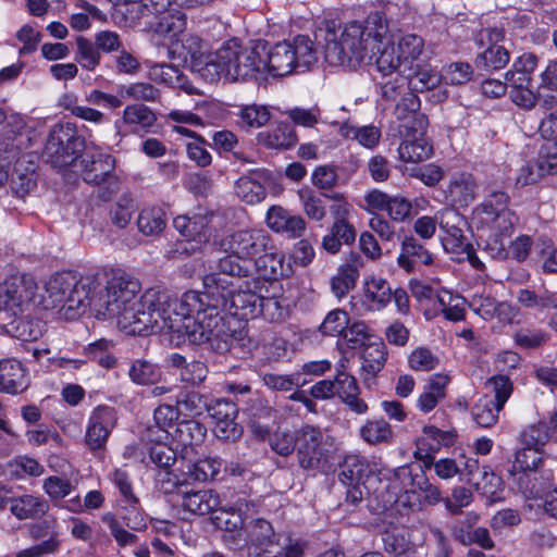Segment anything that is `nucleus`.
Wrapping results in <instances>:
<instances>
[{"label": "nucleus", "mask_w": 557, "mask_h": 557, "mask_svg": "<svg viewBox=\"0 0 557 557\" xmlns=\"http://www.w3.org/2000/svg\"><path fill=\"white\" fill-rule=\"evenodd\" d=\"M224 298H216L210 292H185L163 306L154 333H173L177 339L186 338L194 345H207L218 354L227 352L233 344V335L222 314Z\"/></svg>", "instance_id": "obj_1"}, {"label": "nucleus", "mask_w": 557, "mask_h": 557, "mask_svg": "<svg viewBox=\"0 0 557 557\" xmlns=\"http://www.w3.org/2000/svg\"><path fill=\"white\" fill-rule=\"evenodd\" d=\"M101 281L100 300H96V315L116 319L117 326L129 335L154 333L168 293L156 288L147 289L139 299V281L122 271H112Z\"/></svg>", "instance_id": "obj_2"}, {"label": "nucleus", "mask_w": 557, "mask_h": 557, "mask_svg": "<svg viewBox=\"0 0 557 557\" xmlns=\"http://www.w3.org/2000/svg\"><path fill=\"white\" fill-rule=\"evenodd\" d=\"M387 32L384 12L374 11L363 21L344 25L326 21L319 27L317 37L324 42V58L330 65L356 67L376 59Z\"/></svg>", "instance_id": "obj_3"}, {"label": "nucleus", "mask_w": 557, "mask_h": 557, "mask_svg": "<svg viewBox=\"0 0 557 557\" xmlns=\"http://www.w3.org/2000/svg\"><path fill=\"white\" fill-rule=\"evenodd\" d=\"M259 41L244 46L237 39L224 42L213 52L214 63L205 67L203 78L211 83L221 78L227 82L256 78L263 66Z\"/></svg>", "instance_id": "obj_4"}, {"label": "nucleus", "mask_w": 557, "mask_h": 557, "mask_svg": "<svg viewBox=\"0 0 557 557\" xmlns=\"http://www.w3.org/2000/svg\"><path fill=\"white\" fill-rule=\"evenodd\" d=\"M508 194L496 190L488 194L473 211L481 224L491 227V234L484 240L483 250L496 260L509 258L505 237L512 233L518 222L516 213L508 208Z\"/></svg>", "instance_id": "obj_5"}, {"label": "nucleus", "mask_w": 557, "mask_h": 557, "mask_svg": "<svg viewBox=\"0 0 557 557\" xmlns=\"http://www.w3.org/2000/svg\"><path fill=\"white\" fill-rule=\"evenodd\" d=\"M259 50H262L263 63L260 75L283 77L298 69L308 70L318 61L313 41L304 35L295 37L293 41L277 42L269 49L265 41H259Z\"/></svg>", "instance_id": "obj_6"}, {"label": "nucleus", "mask_w": 557, "mask_h": 557, "mask_svg": "<svg viewBox=\"0 0 557 557\" xmlns=\"http://www.w3.org/2000/svg\"><path fill=\"white\" fill-rule=\"evenodd\" d=\"M337 443L330 433L313 425L298 430V465L306 471L326 474L337 462Z\"/></svg>", "instance_id": "obj_7"}, {"label": "nucleus", "mask_w": 557, "mask_h": 557, "mask_svg": "<svg viewBox=\"0 0 557 557\" xmlns=\"http://www.w3.org/2000/svg\"><path fill=\"white\" fill-rule=\"evenodd\" d=\"M185 8L178 0H141L136 4V17L148 30L176 36L186 26Z\"/></svg>", "instance_id": "obj_8"}, {"label": "nucleus", "mask_w": 557, "mask_h": 557, "mask_svg": "<svg viewBox=\"0 0 557 557\" xmlns=\"http://www.w3.org/2000/svg\"><path fill=\"white\" fill-rule=\"evenodd\" d=\"M248 539L260 552L255 557H302L304 544L285 534H276L272 524L257 519L250 527Z\"/></svg>", "instance_id": "obj_9"}, {"label": "nucleus", "mask_w": 557, "mask_h": 557, "mask_svg": "<svg viewBox=\"0 0 557 557\" xmlns=\"http://www.w3.org/2000/svg\"><path fill=\"white\" fill-rule=\"evenodd\" d=\"M423 39L414 34H408L400 38L397 48L385 45L375 59L376 70L383 77L406 73L413 66L423 51Z\"/></svg>", "instance_id": "obj_10"}, {"label": "nucleus", "mask_w": 557, "mask_h": 557, "mask_svg": "<svg viewBox=\"0 0 557 557\" xmlns=\"http://www.w3.org/2000/svg\"><path fill=\"white\" fill-rule=\"evenodd\" d=\"M486 387L493 395L485 394L472 407V417L482 428H491L498 421L499 412L512 393V383L505 375H497L486 381Z\"/></svg>", "instance_id": "obj_11"}, {"label": "nucleus", "mask_w": 557, "mask_h": 557, "mask_svg": "<svg viewBox=\"0 0 557 557\" xmlns=\"http://www.w3.org/2000/svg\"><path fill=\"white\" fill-rule=\"evenodd\" d=\"M537 66V58L533 53H523L505 75L509 96L513 103L522 109H532L537 96L531 89V75Z\"/></svg>", "instance_id": "obj_12"}, {"label": "nucleus", "mask_w": 557, "mask_h": 557, "mask_svg": "<svg viewBox=\"0 0 557 557\" xmlns=\"http://www.w3.org/2000/svg\"><path fill=\"white\" fill-rule=\"evenodd\" d=\"M270 235L262 228H247L225 235L219 243L220 248L226 253H234L237 259L251 261L269 250Z\"/></svg>", "instance_id": "obj_13"}, {"label": "nucleus", "mask_w": 557, "mask_h": 557, "mask_svg": "<svg viewBox=\"0 0 557 557\" xmlns=\"http://www.w3.org/2000/svg\"><path fill=\"white\" fill-rule=\"evenodd\" d=\"M443 81V72L440 74L433 69L410 67L406 73L396 75L392 81L382 83V97L387 100H394L398 90L406 85L414 91L422 92L431 90L438 86Z\"/></svg>", "instance_id": "obj_14"}, {"label": "nucleus", "mask_w": 557, "mask_h": 557, "mask_svg": "<svg viewBox=\"0 0 557 557\" xmlns=\"http://www.w3.org/2000/svg\"><path fill=\"white\" fill-rule=\"evenodd\" d=\"M218 271L203 276L205 292L216 293L235 287L242 278L250 275V267L247 261L237 259L234 253L221 258L216 267Z\"/></svg>", "instance_id": "obj_15"}, {"label": "nucleus", "mask_w": 557, "mask_h": 557, "mask_svg": "<svg viewBox=\"0 0 557 557\" xmlns=\"http://www.w3.org/2000/svg\"><path fill=\"white\" fill-rule=\"evenodd\" d=\"M117 423L115 408L100 405L97 406L88 418L85 433V445L92 454L103 451L111 432Z\"/></svg>", "instance_id": "obj_16"}, {"label": "nucleus", "mask_w": 557, "mask_h": 557, "mask_svg": "<svg viewBox=\"0 0 557 557\" xmlns=\"http://www.w3.org/2000/svg\"><path fill=\"white\" fill-rule=\"evenodd\" d=\"M101 278L98 275H75V286L71 288L64 305V312L69 319L84 313L87 309L96 313V300H100Z\"/></svg>", "instance_id": "obj_17"}, {"label": "nucleus", "mask_w": 557, "mask_h": 557, "mask_svg": "<svg viewBox=\"0 0 557 557\" xmlns=\"http://www.w3.org/2000/svg\"><path fill=\"white\" fill-rule=\"evenodd\" d=\"M36 283L30 277L10 275L0 283V311L22 308L34 300Z\"/></svg>", "instance_id": "obj_18"}, {"label": "nucleus", "mask_w": 557, "mask_h": 557, "mask_svg": "<svg viewBox=\"0 0 557 557\" xmlns=\"http://www.w3.org/2000/svg\"><path fill=\"white\" fill-rule=\"evenodd\" d=\"M245 285L246 289L242 284H236L235 287H228V290L218 293L215 297L225 299L222 311L227 309L233 315L247 320L258 317L260 295L250 289L248 282Z\"/></svg>", "instance_id": "obj_19"}, {"label": "nucleus", "mask_w": 557, "mask_h": 557, "mask_svg": "<svg viewBox=\"0 0 557 557\" xmlns=\"http://www.w3.org/2000/svg\"><path fill=\"white\" fill-rule=\"evenodd\" d=\"M207 411L215 420L214 433L222 440H235L242 434V426L235 421L237 406L225 398H219L208 404Z\"/></svg>", "instance_id": "obj_20"}, {"label": "nucleus", "mask_w": 557, "mask_h": 557, "mask_svg": "<svg viewBox=\"0 0 557 557\" xmlns=\"http://www.w3.org/2000/svg\"><path fill=\"white\" fill-rule=\"evenodd\" d=\"M77 166L85 183L99 186L113 178L115 159L108 153H86L77 162Z\"/></svg>", "instance_id": "obj_21"}, {"label": "nucleus", "mask_w": 557, "mask_h": 557, "mask_svg": "<svg viewBox=\"0 0 557 557\" xmlns=\"http://www.w3.org/2000/svg\"><path fill=\"white\" fill-rule=\"evenodd\" d=\"M83 141L79 138H69L63 143L57 132H52L45 147V154L57 169H66L69 166L77 168V147H82Z\"/></svg>", "instance_id": "obj_22"}, {"label": "nucleus", "mask_w": 557, "mask_h": 557, "mask_svg": "<svg viewBox=\"0 0 557 557\" xmlns=\"http://www.w3.org/2000/svg\"><path fill=\"white\" fill-rule=\"evenodd\" d=\"M212 212H199L194 215H180L173 221L174 227L189 242H195L199 246L207 244L212 235L210 223Z\"/></svg>", "instance_id": "obj_23"}, {"label": "nucleus", "mask_w": 557, "mask_h": 557, "mask_svg": "<svg viewBox=\"0 0 557 557\" xmlns=\"http://www.w3.org/2000/svg\"><path fill=\"white\" fill-rule=\"evenodd\" d=\"M516 483L525 497H542L554 486V473L553 470L544 463L531 472L519 474L516 478Z\"/></svg>", "instance_id": "obj_24"}, {"label": "nucleus", "mask_w": 557, "mask_h": 557, "mask_svg": "<svg viewBox=\"0 0 557 557\" xmlns=\"http://www.w3.org/2000/svg\"><path fill=\"white\" fill-rule=\"evenodd\" d=\"M387 360L386 346L382 342L367 345L361 354L360 376L363 385L372 389L376 385V376Z\"/></svg>", "instance_id": "obj_25"}, {"label": "nucleus", "mask_w": 557, "mask_h": 557, "mask_svg": "<svg viewBox=\"0 0 557 557\" xmlns=\"http://www.w3.org/2000/svg\"><path fill=\"white\" fill-rule=\"evenodd\" d=\"M269 175L264 170H252L235 182L237 197L248 205H256L267 197L265 182Z\"/></svg>", "instance_id": "obj_26"}, {"label": "nucleus", "mask_w": 557, "mask_h": 557, "mask_svg": "<svg viewBox=\"0 0 557 557\" xmlns=\"http://www.w3.org/2000/svg\"><path fill=\"white\" fill-rule=\"evenodd\" d=\"M445 199L454 207H468L478 195V185L471 174L454 176L444 189Z\"/></svg>", "instance_id": "obj_27"}, {"label": "nucleus", "mask_w": 557, "mask_h": 557, "mask_svg": "<svg viewBox=\"0 0 557 557\" xmlns=\"http://www.w3.org/2000/svg\"><path fill=\"white\" fill-rule=\"evenodd\" d=\"M28 376L22 362L16 359L0 361V392L20 394L28 387Z\"/></svg>", "instance_id": "obj_28"}, {"label": "nucleus", "mask_w": 557, "mask_h": 557, "mask_svg": "<svg viewBox=\"0 0 557 557\" xmlns=\"http://www.w3.org/2000/svg\"><path fill=\"white\" fill-rule=\"evenodd\" d=\"M148 77L152 82L180 88L187 94H197L187 76L176 66L166 63H154L148 69Z\"/></svg>", "instance_id": "obj_29"}, {"label": "nucleus", "mask_w": 557, "mask_h": 557, "mask_svg": "<svg viewBox=\"0 0 557 557\" xmlns=\"http://www.w3.org/2000/svg\"><path fill=\"white\" fill-rule=\"evenodd\" d=\"M393 288L383 277L371 276L363 284V304L371 311L384 309L392 300Z\"/></svg>", "instance_id": "obj_30"}, {"label": "nucleus", "mask_w": 557, "mask_h": 557, "mask_svg": "<svg viewBox=\"0 0 557 557\" xmlns=\"http://www.w3.org/2000/svg\"><path fill=\"white\" fill-rule=\"evenodd\" d=\"M220 506V496L213 490L185 492L182 495V507L194 515H210L215 512Z\"/></svg>", "instance_id": "obj_31"}, {"label": "nucleus", "mask_w": 557, "mask_h": 557, "mask_svg": "<svg viewBox=\"0 0 557 557\" xmlns=\"http://www.w3.org/2000/svg\"><path fill=\"white\" fill-rule=\"evenodd\" d=\"M13 516L17 519H36L44 516L49 506L42 497L24 494L17 497H11L8 494L7 505Z\"/></svg>", "instance_id": "obj_32"}, {"label": "nucleus", "mask_w": 557, "mask_h": 557, "mask_svg": "<svg viewBox=\"0 0 557 557\" xmlns=\"http://www.w3.org/2000/svg\"><path fill=\"white\" fill-rule=\"evenodd\" d=\"M397 263L407 272H411L417 264H432L433 256L414 237L410 236L401 243V251L397 258Z\"/></svg>", "instance_id": "obj_33"}, {"label": "nucleus", "mask_w": 557, "mask_h": 557, "mask_svg": "<svg viewBox=\"0 0 557 557\" xmlns=\"http://www.w3.org/2000/svg\"><path fill=\"white\" fill-rule=\"evenodd\" d=\"M285 256L275 252H262L255 258V267L260 277L265 281H277L292 272L289 264L284 262Z\"/></svg>", "instance_id": "obj_34"}, {"label": "nucleus", "mask_w": 557, "mask_h": 557, "mask_svg": "<svg viewBox=\"0 0 557 557\" xmlns=\"http://www.w3.org/2000/svg\"><path fill=\"white\" fill-rule=\"evenodd\" d=\"M46 331V323L30 315L13 319L7 324V333L23 342H33L40 338Z\"/></svg>", "instance_id": "obj_35"}, {"label": "nucleus", "mask_w": 557, "mask_h": 557, "mask_svg": "<svg viewBox=\"0 0 557 557\" xmlns=\"http://www.w3.org/2000/svg\"><path fill=\"white\" fill-rule=\"evenodd\" d=\"M222 461L215 457H205L197 461L186 463L182 468L184 482H207L213 480L221 471Z\"/></svg>", "instance_id": "obj_36"}, {"label": "nucleus", "mask_w": 557, "mask_h": 557, "mask_svg": "<svg viewBox=\"0 0 557 557\" xmlns=\"http://www.w3.org/2000/svg\"><path fill=\"white\" fill-rule=\"evenodd\" d=\"M448 376L442 374L432 375L423 392L417 399V407L420 411L428 413L445 397V389L448 384Z\"/></svg>", "instance_id": "obj_37"}, {"label": "nucleus", "mask_w": 557, "mask_h": 557, "mask_svg": "<svg viewBox=\"0 0 557 557\" xmlns=\"http://www.w3.org/2000/svg\"><path fill=\"white\" fill-rule=\"evenodd\" d=\"M75 286V274L72 272H61L52 275L46 284V293L52 307L64 305L71 293V288Z\"/></svg>", "instance_id": "obj_38"}, {"label": "nucleus", "mask_w": 557, "mask_h": 557, "mask_svg": "<svg viewBox=\"0 0 557 557\" xmlns=\"http://www.w3.org/2000/svg\"><path fill=\"white\" fill-rule=\"evenodd\" d=\"M359 436L369 445L391 444L394 432L391 424L383 418L368 419L359 429Z\"/></svg>", "instance_id": "obj_39"}, {"label": "nucleus", "mask_w": 557, "mask_h": 557, "mask_svg": "<svg viewBox=\"0 0 557 557\" xmlns=\"http://www.w3.org/2000/svg\"><path fill=\"white\" fill-rule=\"evenodd\" d=\"M399 159L407 163H419L430 159L433 154V146L422 136L409 138L400 143L398 147Z\"/></svg>", "instance_id": "obj_40"}, {"label": "nucleus", "mask_w": 557, "mask_h": 557, "mask_svg": "<svg viewBox=\"0 0 557 557\" xmlns=\"http://www.w3.org/2000/svg\"><path fill=\"white\" fill-rule=\"evenodd\" d=\"M259 141L268 148L288 149L297 143V136L290 124L280 123L271 132L260 133Z\"/></svg>", "instance_id": "obj_41"}, {"label": "nucleus", "mask_w": 557, "mask_h": 557, "mask_svg": "<svg viewBox=\"0 0 557 557\" xmlns=\"http://www.w3.org/2000/svg\"><path fill=\"white\" fill-rule=\"evenodd\" d=\"M516 298L527 309L557 310V294L549 290L537 294L532 289L521 288Z\"/></svg>", "instance_id": "obj_42"}, {"label": "nucleus", "mask_w": 557, "mask_h": 557, "mask_svg": "<svg viewBox=\"0 0 557 557\" xmlns=\"http://www.w3.org/2000/svg\"><path fill=\"white\" fill-rule=\"evenodd\" d=\"M165 225V211L160 207L145 208L138 215L137 226L144 235H158L164 230Z\"/></svg>", "instance_id": "obj_43"}, {"label": "nucleus", "mask_w": 557, "mask_h": 557, "mask_svg": "<svg viewBox=\"0 0 557 557\" xmlns=\"http://www.w3.org/2000/svg\"><path fill=\"white\" fill-rule=\"evenodd\" d=\"M206 428L197 420H183L175 425L171 435L183 446L200 444L206 436Z\"/></svg>", "instance_id": "obj_44"}, {"label": "nucleus", "mask_w": 557, "mask_h": 557, "mask_svg": "<svg viewBox=\"0 0 557 557\" xmlns=\"http://www.w3.org/2000/svg\"><path fill=\"white\" fill-rule=\"evenodd\" d=\"M119 94L124 98L134 101L157 102L161 98L160 90L148 82H134L119 87Z\"/></svg>", "instance_id": "obj_45"}, {"label": "nucleus", "mask_w": 557, "mask_h": 557, "mask_svg": "<svg viewBox=\"0 0 557 557\" xmlns=\"http://www.w3.org/2000/svg\"><path fill=\"white\" fill-rule=\"evenodd\" d=\"M341 133L344 137L354 139L367 149H374L381 139V131L374 125H366L361 127L344 124L341 126Z\"/></svg>", "instance_id": "obj_46"}, {"label": "nucleus", "mask_w": 557, "mask_h": 557, "mask_svg": "<svg viewBox=\"0 0 557 557\" xmlns=\"http://www.w3.org/2000/svg\"><path fill=\"white\" fill-rule=\"evenodd\" d=\"M185 48L191 59L193 67L203 77L205 67L214 63L213 53L208 52V45L198 36H189L185 41Z\"/></svg>", "instance_id": "obj_47"}, {"label": "nucleus", "mask_w": 557, "mask_h": 557, "mask_svg": "<svg viewBox=\"0 0 557 557\" xmlns=\"http://www.w3.org/2000/svg\"><path fill=\"white\" fill-rule=\"evenodd\" d=\"M157 121L153 111L145 104L134 103L123 110L122 122L141 129L150 128Z\"/></svg>", "instance_id": "obj_48"}, {"label": "nucleus", "mask_w": 557, "mask_h": 557, "mask_svg": "<svg viewBox=\"0 0 557 557\" xmlns=\"http://www.w3.org/2000/svg\"><path fill=\"white\" fill-rule=\"evenodd\" d=\"M454 435L436 426H424L423 435L418 440L419 450H426V454L436 453L442 446H448L453 443Z\"/></svg>", "instance_id": "obj_49"}, {"label": "nucleus", "mask_w": 557, "mask_h": 557, "mask_svg": "<svg viewBox=\"0 0 557 557\" xmlns=\"http://www.w3.org/2000/svg\"><path fill=\"white\" fill-rule=\"evenodd\" d=\"M544 463L541 450L525 445L516 453L511 472L517 478L519 474L531 472Z\"/></svg>", "instance_id": "obj_50"}, {"label": "nucleus", "mask_w": 557, "mask_h": 557, "mask_svg": "<svg viewBox=\"0 0 557 557\" xmlns=\"http://www.w3.org/2000/svg\"><path fill=\"white\" fill-rule=\"evenodd\" d=\"M437 302L447 320L454 322L463 320L466 313V299L463 297L443 290L437 295Z\"/></svg>", "instance_id": "obj_51"}, {"label": "nucleus", "mask_w": 557, "mask_h": 557, "mask_svg": "<svg viewBox=\"0 0 557 557\" xmlns=\"http://www.w3.org/2000/svg\"><path fill=\"white\" fill-rule=\"evenodd\" d=\"M175 404L181 413L191 417L200 416L208 408L205 396L196 391L180 392L175 396Z\"/></svg>", "instance_id": "obj_52"}, {"label": "nucleus", "mask_w": 557, "mask_h": 557, "mask_svg": "<svg viewBox=\"0 0 557 557\" xmlns=\"http://www.w3.org/2000/svg\"><path fill=\"white\" fill-rule=\"evenodd\" d=\"M521 437L522 442L527 446H531L539 450H541L547 443L556 441L548 422L545 421H541L525 428Z\"/></svg>", "instance_id": "obj_53"}, {"label": "nucleus", "mask_w": 557, "mask_h": 557, "mask_svg": "<svg viewBox=\"0 0 557 557\" xmlns=\"http://www.w3.org/2000/svg\"><path fill=\"white\" fill-rule=\"evenodd\" d=\"M475 62L479 67L498 70L509 62V53L503 46L492 44L478 54Z\"/></svg>", "instance_id": "obj_54"}, {"label": "nucleus", "mask_w": 557, "mask_h": 557, "mask_svg": "<svg viewBox=\"0 0 557 557\" xmlns=\"http://www.w3.org/2000/svg\"><path fill=\"white\" fill-rule=\"evenodd\" d=\"M358 276L357 268L350 264L341 267L338 273L331 280V289L334 295L338 298L344 297L355 287Z\"/></svg>", "instance_id": "obj_55"}, {"label": "nucleus", "mask_w": 557, "mask_h": 557, "mask_svg": "<svg viewBox=\"0 0 557 557\" xmlns=\"http://www.w3.org/2000/svg\"><path fill=\"white\" fill-rule=\"evenodd\" d=\"M77 53L76 61L82 67L88 71H95L100 63V51L89 39L79 36L76 38Z\"/></svg>", "instance_id": "obj_56"}, {"label": "nucleus", "mask_w": 557, "mask_h": 557, "mask_svg": "<svg viewBox=\"0 0 557 557\" xmlns=\"http://www.w3.org/2000/svg\"><path fill=\"white\" fill-rule=\"evenodd\" d=\"M388 480L394 482V487L405 493H416L417 486H420L422 475H413L409 466H401L388 471Z\"/></svg>", "instance_id": "obj_57"}, {"label": "nucleus", "mask_w": 557, "mask_h": 557, "mask_svg": "<svg viewBox=\"0 0 557 557\" xmlns=\"http://www.w3.org/2000/svg\"><path fill=\"white\" fill-rule=\"evenodd\" d=\"M301 373L278 374L273 372H262L260 374L263 384L271 391L288 392L295 386H299Z\"/></svg>", "instance_id": "obj_58"}, {"label": "nucleus", "mask_w": 557, "mask_h": 557, "mask_svg": "<svg viewBox=\"0 0 557 557\" xmlns=\"http://www.w3.org/2000/svg\"><path fill=\"white\" fill-rule=\"evenodd\" d=\"M299 199L305 214L313 221L320 222L326 216V206L323 196L315 195L311 190H300Z\"/></svg>", "instance_id": "obj_59"}, {"label": "nucleus", "mask_w": 557, "mask_h": 557, "mask_svg": "<svg viewBox=\"0 0 557 557\" xmlns=\"http://www.w3.org/2000/svg\"><path fill=\"white\" fill-rule=\"evenodd\" d=\"M367 468V461L359 455H348L341 466V480L347 484L354 485L361 478Z\"/></svg>", "instance_id": "obj_60"}, {"label": "nucleus", "mask_w": 557, "mask_h": 557, "mask_svg": "<svg viewBox=\"0 0 557 557\" xmlns=\"http://www.w3.org/2000/svg\"><path fill=\"white\" fill-rule=\"evenodd\" d=\"M396 124L397 133L400 137L410 138L423 136L426 132L429 120L425 114L417 112L406 121L394 122Z\"/></svg>", "instance_id": "obj_61"}, {"label": "nucleus", "mask_w": 557, "mask_h": 557, "mask_svg": "<svg viewBox=\"0 0 557 557\" xmlns=\"http://www.w3.org/2000/svg\"><path fill=\"white\" fill-rule=\"evenodd\" d=\"M135 212L134 200L128 195L121 196L110 210V221L119 228L128 225Z\"/></svg>", "instance_id": "obj_62"}, {"label": "nucleus", "mask_w": 557, "mask_h": 557, "mask_svg": "<svg viewBox=\"0 0 557 557\" xmlns=\"http://www.w3.org/2000/svg\"><path fill=\"white\" fill-rule=\"evenodd\" d=\"M349 323L348 313L342 309L329 312L320 325L322 334L327 336H341Z\"/></svg>", "instance_id": "obj_63"}, {"label": "nucleus", "mask_w": 557, "mask_h": 557, "mask_svg": "<svg viewBox=\"0 0 557 557\" xmlns=\"http://www.w3.org/2000/svg\"><path fill=\"white\" fill-rule=\"evenodd\" d=\"M443 81L448 85H462L473 75L472 66L467 62H454L443 67Z\"/></svg>", "instance_id": "obj_64"}]
</instances>
